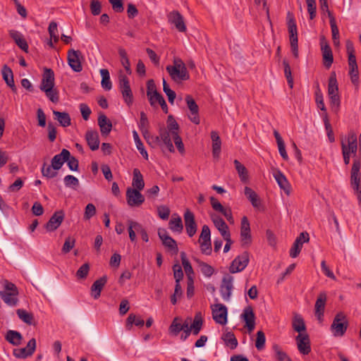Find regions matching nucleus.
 I'll return each mask as SVG.
<instances>
[{"mask_svg":"<svg viewBox=\"0 0 361 361\" xmlns=\"http://www.w3.org/2000/svg\"><path fill=\"white\" fill-rule=\"evenodd\" d=\"M212 154L214 158H219L221 153V141L216 131H212Z\"/></svg>","mask_w":361,"mask_h":361,"instance_id":"32","label":"nucleus"},{"mask_svg":"<svg viewBox=\"0 0 361 361\" xmlns=\"http://www.w3.org/2000/svg\"><path fill=\"white\" fill-rule=\"evenodd\" d=\"M6 340L13 345H19L23 340L21 334L17 331L8 330L5 336Z\"/></svg>","mask_w":361,"mask_h":361,"instance_id":"36","label":"nucleus"},{"mask_svg":"<svg viewBox=\"0 0 361 361\" xmlns=\"http://www.w3.org/2000/svg\"><path fill=\"white\" fill-rule=\"evenodd\" d=\"M212 219L214 226L219 230L222 237L228 236V232H229L228 226L224 220L217 215L212 216Z\"/></svg>","mask_w":361,"mask_h":361,"instance_id":"31","label":"nucleus"},{"mask_svg":"<svg viewBox=\"0 0 361 361\" xmlns=\"http://www.w3.org/2000/svg\"><path fill=\"white\" fill-rule=\"evenodd\" d=\"M240 240L243 246L249 245L252 241L250 226L246 216H243L241 220Z\"/></svg>","mask_w":361,"mask_h":361,"instance_id":"18","label":"nucleus"},{"mask_svg":"<svg viewBox=\"0 0 361 361\" xmlns=\"http://www.w3.org/2000/svg\"><path fill=\"white\" fill-rule=\"evenodd\" d=\"M133 139H134V141H135V143L137 150L140 152V153L142 156V157L145 159L147 160L148 159V153H147V150L145 149L142 142L140 139L138 133L136 130L133 131Z\"/></svg>","mask_w":361,"mask_h":361,"instance_id":"48","label":"nucleus"},{"mask_svg":"<svg viewBox=\"0 0 361 361\" xmlns=\"http://www.w3.org/2000/svg\"><path fill=\"white\" fill-rule=\"evenodd\" d=\"M68 158L69 151L66 149H63L59 154H56L51 159V164L52 169L59 171L61 169L63 164L68 159Z\"/></svg>","mask_w":361,"mask_h":361,"instance_id":"21","label":"nucleus"},{"mask_svg":"<svg viewBox=\"0 0 361 361\" xmlns=\"http://www.w3.org/2000/svg\"><path fill=\"white\" fill-rule=\"evenodd\" d=\"M42 91H43L46 94V96L53 103H57L59 102V98L58 92L54 87L51 88L50 87L49 88H46L44 90H42Z\"/></svg>","mask_w":361,"mask_h":361,"instance_id":"60","label":"nucleus"},{"mask_svg":"<svg viewBox=\"0 0 361 361\" xmlns=\"http://www.w3.org/2000/svg\"><path fill=\"white\" fill-rule=\"evenodd\" d=\"M64 184L66 187L75 188L78 186L79 180L72 175H67L63 178Z\"/></svg>","mask_w":361,"mask_h":361,"instance_id":"64","label":"nucleus"},{"mask_svg":"<svg viewBox=\"0 0 361 361\" xmlns=\"http://www.w3.org/2000/svg\"><path fill=\"white\" fill-rule=\"evenodd\" d=\"M203 324V319L200 312L196 313L193 319V322L190 326V329L194 335H197Z\"/></svg>","mask_w":361,"mask_h":361,"instance_id":"43","label":"nucleus"},{"mask_svg":"<svg viewBox=\"0 0 361 361\" xmlns=\"http://www.w3.org/2000/svg\"><path fill=\"white\" fill-rule=\"evenodd\" d=\"M284 67V74L287 80L288 84L290 88L293 87V78L292 77L291 69L289 63L286 60L283 61Z\"/></svg>","mask_w":361,"mask_h":361,"instance_id":"59","label":"nucleus"},{"mask_svg":"<svg viewBox=\"0 0 361 361\" xmlns=\"http://www.w3.org/2000/svg\"><path fill=\"white\" fill-rule=\"evenodd\" d=\"M144 324L145 321L140 317H137L135 314L131 313L128 315L126 319V327L127 330L130 331L133 325L142 327Z\"/></svg>","mask_w":361,"mask_h":361,"instance_id":"37","label":"nucleus"},{"mask_svg":"<svg viewBox=\"0 0 361 361\" xmlns=\"http://www.w3.org/2000/svg\"><path fill=\"white\" fill-rule=\"evenodd\" d=\"M329 23L331 29V33H332V39L334 45L338 46L339 45V30L337 27L335 18L333 16L331 13H329Z\"/></svg>","mask_w":361,"mask_h":361,"instance_id":"41","label":"nucleus"},{"mask_svg":"<svg viewBox=\"0 0 361 361\" xmlns=\"http://www.w3.org/2000/svg\"><path fill=\"white\" fill-rule=\"evenodd\" d=\"M273 176L280 188L283 190L287 195H289L291 186L285 175L280 170H276Z\"/></svg>","mask_w":361,"mask_h":361,"instance_id":"23","label":"nucleus"},{"mask_svg":"<svg viewBox=\"0 0 361 361\" xmlns=\"http://www.w3.org/2000/svg\"><path fill=\"white\" fill-rule=\"evenodd\" d=\"M118 54L121 58V63L122 66L124 67L126 73L128 74H131L132 71L130 69V61L128 59L127 53L124 49H118Z\"/></svg>","mask_w":361,"mask_h":361,"instance_id":"51","label":"nucleus"},{"mask_svg":"<svg viewBox=\"0 0 361 361\" xmlns=\"http://www.w3.org/2000/svg\"><path fill=\"white\" fill-rule=\"evenodd\" d=\"M81 52L79 50L70 49L68 51L67 60L68 63L72 70L75 72H80L82 70L80 56Z\"/></svg>","mask_w":361,"mask_h":361,"instance_id":"11","label":"nucleus"},{"mask_svg":"<svg viewBox=\"0 0 361 361\" xmlns=\"http://www.w3.org/2000/svg\"><path fill=\"white\" fill-rule=\"evenodd\" d=\"M100 75L102 76L101 85L102 88L106 91L111 90L112 83L110 79L109 71L107 69L102 68L100 70Z\"/></svg>","mask_w":361,"mask_h":361,"instance_id":"45","label":"nucleus"},{"mask_svg":"<svg viewBox=\"0 0 361 361\" xmlns=\"http://www.w3.org/2000/svg\"><path fill=\"white\" fill-rule=\"evenodd\" d=\"M265 334L262 331H259L257 333V338L255 341V347L258 350H262L264 348L265 345Z\"/></svg>","mask_w":361,"mask_h":361,"instance_id":"61","label":"nucleus"},{"mask_svg":"<svg viewBox=\"0 0 361 361\" xmlns=\"http://www.w3.org/2000/svg\"><path fill=\"white\" fill-rule=\"evenodd\" d=\"M171 133L166 129L161 128L159 130V135L152 137V139L154 140V142L162 141L170 152H174L175 149L171 140Z\"/></svg>","mask_w":361,"mask_h":361,"instance_id":"20","label":"nucleus"},{"mask_svg":"<svg viewBox=\"0 0 361 361\" xmlns=\"http://www.w3.org/2000/svg\"><path fill=\"white\" fill-rule=\"evenodd\" d=\"M18 294L0 291V297L3 301L11 307L16 306L18 302Z\"/></svg>","mask_w":361,"mask_h":361,"instance_id":"35","label":"nucleus"},{"mask_svg":"<svg viewBox=\"0 0 361 361\" xmlns=\"http://www.w3.org/2000/svg\"><path fill=\"white\" fill-rule=\"evenodd\" d=\"M119 90L122 94L124 102L128 106H130L133 102V95L130 86L128 77L120 73L118 75Z\"/></svg>","mask_w":361,"mask_h":361,"instance_id":"4","label":"nucleus"},{"mask_svg":"<svg viewBox=\"0 0 361 361\" xmlns=\"http://www.w3.org/2000/svg\"><path fill=\"white\" fill-rule=\"evenodd\" d=\"M158 92L153 80H149L147 82V96L152 106H155L154 95Z\"/></svg>","mask_w":361,"mask_h":361,"instance_id":"40","label":"nucleus"},{"mask_svg":"<svg viewBox=\"0 0 361 361\" xmlns=\"http://www.w3.org/2000/svg\"><path fill=\"white\" fill-rule=\"evenodd\" d=\"M1 75L6 85L11 87L13 92H16L17 88L15 85L13 71L6 64H4L2 67Z\"/></svg>","mask_w":361,"mask_h":361,"instance_id":"26","label":"nucleus"},{"mask_svg":"<svg viewBox=\"0 0 361 361\" xmlns=\"http://www.w3.org/2000/svg\"><path fill=\"white\" fill-rule=\"evenodd\" d=\"M310 240L309 234L307 232L301 233L295 239L292 247L290 250V256L295 258L300 254L304 243Z\"/></svg>","mask_w":361,"mask_h":361,"instance_id":"17","label":"nucleus"},{"mask_svg":"<svg viewBox=\"0 0 361 361\" xmlns=\"http://www.w3.org/2000/svg\"><path fill=\"white\" fill-rule=\"evenodd\" d=\"M348 150H349V153H352L353 154H356L357 149V137L354 133H352L348 135Z\"/></svg>","mask_w":361,"mask_h":361,"instance_id":"55","label":"nucleus"},{"mask_svg":"<svg viewBox=\"0 0 361 361\" xmlns=\"http://www.w3.org/2000/svg\"><path fill=\"white\" fill-rule=\"evenodd\" d=\"M287 26L290 42H298L297 25L294 16L290 12H288L287 13Z\"/></svg>","mask_w":361,"mask_h":361,"instance_id":"22","label":"nucleus"},{"mask_svg":"<svg viewBox=\"0 0 361 361\" xmlns=\"http://www.w3.org/2000/svg\"><path fill=\"white\" fill-rule=\"evenodd\" d=\"M241 319L245 322V327L249 332L252 331L255 327V315L251 306L246 307L240 315Z\"/></svg>","mask_w":361,"mask_h":361,"instance_id":"14","label":"nucleus"},{"mask_svg":"<svg viewBox=\"0 0 361 361\" xmlns=\"http://www.w3.org/2000/svg\"><path fill=\"white\" fill-rule=\"evenodd\" d=\"M85 139L88 146L92 151L98 149L99 146V140L97 131L88 130L85 134Z\"/></svg>","mask_w":361,"mask_h":361,"instance_id":"29","label":"nucleus"},{"mask_svg":"<svg viewBox=\"0 0 361 361\" xmlns=\"http://www.w3.org/2000/svg\"><path fill=\"white\" fill-rule=\"evenodd\" d=\"M233 276L230 274L224 276L221 284L220 286V293L222 298L225 301H229L231 295V292L233 288Z\"/></svg>","mask_w":361,"mask_h":361,"instance_id":"8","label":"nucleus"},{"mask_svg":"<svg viewBox=\"0 0 361 361\" xmlns=\"http://www.w3.org/2000/svg\"><path fill=\"white\" fill-rule=\"evenodd\" d=\"M346 47H347V51H348V66H349L348 74L359 73L357 61H356V56L355 54V51L353 49V44L350 42H348Z\"/></svg>","mask_w":361,"mask_h":361,"instance_id":"27","label":"nucleus"},{"mask_svg":"<svg viewBox=\"0 0 361 361\" xmlns=\"http://www.w3.org/2000/svg\"><path fill=\"white\" fill-rule=\"evenodd\" d=\"M50 87H54V73L51 68H45L39 89L42 90Z\"/></svg>","mask_w":361,"mask_h":361,"instance_id":"25","label":"nucleus"},{"mask_svg":"<svg viewBox=\"0 0 361 361\" xmlns=\"http://www.w3.org/2000/svg\"><path fill=\"white\" fill-rule=\"evenodd\" d=\"M162 244L164 245V247H166L169 250L171 251L173 254L178 253V247L177 245V243L171 237L166 238L165 240L162 241Z\"/></svg>","mask_w":361,"mask_h":361,"instance_id":"56","label":"nucleus"},{"mask_svg":"<svg viewBox=\"0 0 361 361\" xmlns=\"http://www.w3.org/2000/svg\"><path fill=\"white\" fill-rule=\"evenodd\" d=\"M36 345V339L32 338L28 341L25 348H16L13 350V354L16 358L25 359L33 355Z\"/></svg>","mask_w":361,"mask_h":361,"instance_id":"9","label":"nucleus"},{"mask_svg":"<svg viewBox=\"0 0 361 361\" xmlns=\"http://www.w3.org/2000/svg\"><path fill=\"white\" fill-rule=\"evenodd\" d=\"M293 328L295 331H297L300 334L306 329V326H305L304 320L301 317V316H300V315L295 316L293 322Z\"/></svg>","mask_w":361,"mask_h":361,"instance_id":"54","label":"nucleus"},{"mask_svg":"<svg viewBox=\"0 0 361 361\" xmlns=\"http://www.w3.org/2000/svg\"><path fill=\"white\" fill-rule=\"evenodd\" d=\"M133 178L132 185L134 189L142 190L145 187L143 176L138 169H133Z\"/></svg>","mask_w":361,"mask_h":361,"instance_id":"38","label":"nucleus"},{"mask_svg":"<svg viewBox=\"0 0 361 361\" xmlns=\"http://www.w3.org/2000/svg\"><path fill=\"white\" fill-rule=\"evenodd\" d=\"M90 271V264L88 263L83 264L76 271V277L78 279H84L87 277Z\"/></svg>","mask_w":361,"mask_h":361,"instance_id":"63","label":"nucleus"},{"mask_svg":"<svg viewBox=\"0 0 361 361\" xmlns=\"http://www.w3.org/2000/svg\"><path fill=\"white\" fill-rule=\"evenodd\" d=\"M53 114L54 115V118L59 121L61 126L68 127L71 126V116L67 112H61L53 110Z\"/></svg>","mask_w":361,"mask_h":361,"instance_id":"34","label":"nucleus"},{"mask_svg":"<svg viewBox=\"0 0 361 361\" xmlns=\"http://www.w3.org/2000/svg\"><path fill=\"white\" fill-rule=\"evenodd\" d=\"M18 317L28 325H36V322L34 319V315L31 312H28L23 309H18L16 311Z\"/></svg>","mask_w":361,"mask_h":361,"instance_id":"39","label":"nucleus"},{"mask_svg":"<svg viewBox=\"0 0 361 361\" xmlns=\"http://www.w3.org/2000/svg\"><path fill=\"white\" fill-rule=\"evenodd\" d=\"M64 216L65 214L63 210L55 212L44 226L47 231L51 232L56 230L63 222Z\"/></svg>","mask_w":361,"mask_h":361,"instance_id":"13","label":"nucleus"},{"mask_svg":"<svg viewBox=\"0 0 361 361\" xmlns=\"http://www.w3.org/2000/svg\"><path fill=\"white\" fill-rule=\"evenodd\" d=\"M328 94L332 108L338 109L341 101L338 95V87L335 72L331 73L329 79Z\"/></svg>","mask_w":361,"mask_h":361,"instance_id":"3","label":"nucleus"},{"mask_svg":"<svg viewBox=\"0 0 361 361\" xmlns=\"http://www.w3.org/2000/svg\"><path fill=\"white\" fill-rule=\"evenodd\" d=\"M320 41L324 65L326 68H329L334 62L333 53L330 46L326 42L325 37L324 36L321 37Z\"/></svg>","mask_w":361,"mask_h":361,"instance_id":"16","label":"nucleus"},{"mask_svg":"<svg viewBox=\"0 0 361 361\" xmlns=\"http://www.w3.org/2000/svg\"><path fill=\"white\" fill-rule=\"evenodd\" d=\"M298 350L303 355H308L311 351L310 338L307 334H299L296 336Z\"/></svg>","mask_w":361,"mask_h":361,"instance_id":"24","label":"nucleus"},{"mask_svg":"<svg viewBox=\"0 0 361 361\" xmlns=\"http://www.w3.org/2000/svg\"><path fill=\"white\" fill-rule=\"evenodd\" d=\"M41 172L44 177H46L49 179L55 178L58 175L57 171L52 169L51 164L47 165L46 163L43 164L41 169Z\"/></svg>","mask_w":361,"mask_h":361,"instance_id":"52","label":"nucleus"},{"mask_svg":"<svg viewBox=\"0 0 361 361\" xmlns=\"http://www.w3.org/2000/svg\"><path fill=\"white\" fill-rule=\"evenodd\" d=\"M181 321V318L178 317L173 319L169 328V331L171 335L176 336L183 329Z\"/></svg>","mask_w":361,"mask_h":361,"instance_id":"44","label":"nucleus"},{"mask_svg":"<svg viewBox=\"0 0 361 361\" xmlns=\"http://www.w3.org/2000/svg\"><path fill=\"white\" fill-rule=\"evenodd\" d=\"M169 228L173 232H176L178 233H182L183 229V225L182 219L178 215H177V217H176V218L173 217V216L171 219L169 221Z\"/></svg>","mask_w":361,"mask_h":361,"instance_id":"47","label":"nucleus"},{"mask_svg":"<svg viewBox=\"0 0 361 361\" xmlns=\"http://www.w3.org/2000/svg\"><path fill=\"white\" fill-rule=\"evenodd\" d=\"M126 200L130 207H139L145 202V197L140 192V190L128 188Z\"/></svg>","mask_w":361,"mask_h":361,"instance_id":"7","label":"nucleus"},{"mask_svg":"<svg viewBox=\"0 0 361 361\" xmlns=\"http://www.w3.org/2000/svg\"><path fill=\"white\" fill-rule=\"evenodd\" d=\"M185 102L190 112V115L189 116L190 120L195 124H199L200 120L199 117L198 105L190 95H187L185 97Z\"/></svg>","mask_w":361,"mask_h":361,"instance_id":"19","label":"nucleus"},{"mask_svg":"<svg viewBox=\"0 0 361 361\" xmlns=\"http://www.w3.org/2000/svg\"><path fill=\"white\" fill-rule=\"evenodd\" d=\"M222 338L226 345L231 349L233 350L237 348L238 343L233 333L227 332L224 335Z\"/></svg>","mask_w":361,"mask_h":361,"instance_id":"50","label":"nucleus"},{"mask_svg":"<svg viewBox=\"0 0 361 361\" xmlns=\"http://www.w3.org/2000/svg\"><path fill=\"white\" fill-rule=\"evenodd\" d=\"M168 21L173 25L180 32H185L187 30L183 16L178 11H173L167 15Z\"/></svg>","mask_w":361,"mask_h":361,"instance_id":"10","label":"nucleus"},{"mask_svg":"<svg viewBox=\"0 0 361 361\" xmlns=\"http://www.w3.org/2000/svg\"><path fill=\"white\" fill-rule=\"evenodd\" d=\"M193 260L197 264L201 272L204 276L211 277L213 275L214 269L211 265L200 260L197 258H193Z\"/></svg>","mask_w":361,"mask_h":361,"instance_id":"42","label":"nucleus"},{"mask_svg":"<svg viewBox=\"0 0 361 361\" xmlns=\"http://www.w3.org/2000/svg\"><path fill=\"white\" fill-rule=\"evenodd\" d=\"M48 30L51 39H54V42H57L59 39V37L58 35L57 23L54 21L51 22L49 23Z\"/></svg>","mask_w":361,"mask_h":361,"instance_id":"62","label":"nucleus"},{"mask_svg":"<svg viewBox=\"0 0 361 361\" xmlns=\"http://www.w3.org/2000/svg\"><path fill=\"white\" fill-rule=\"evenodd\" d=\"M184 221L186 233L189 237H192L197 232V226L195 220L194 214L189 209L184 213Z\"/></svg>","mask_w":361,"mask_h":361,"instance_id":"15","label":"nucleus"},{"mask_svg":"<svg viewBox=\"0 0 361 361\" xmlns=\"http://www.w3.org/2000/svg\"><path fill=\"white\" fill-rule=\"evenodd\" d=\"M249 260V252L247 251L243 252L232 261L229 267V271L231 274H235L243 271L247 266Z\"/></svg>","mask_w":361,"mask_h":361,"instance_id":"6","label":"nucleus"},{"mask_svg":"<svg viewBox=\"0 0 361 361\" xmlns=\"http://www.w3.org/2000/svg\"><path fill=\"white\" fill-rule=\"evenodd\" d=\"M326 301V294L324 292L320 293L315 302V311L324 312Z\"/></svg>","mask_w":361,"mask_h":361,"instance_id":"57","label":"nucleus"},{"mask_svg":"<svg viewBox=\"0 0 361 361\" xmlns=\"http://www.w3.org/2000/svg\"><path fill=\"white\" fill-rule=\"evenodd\" d=\"M107 282V276H103L96 280L91 286V295L94 299H98L101 295V291Z\"/></svg>","mask_w":361,"mask_h":361,"instance_id":"28","label":"nucleus"},{"mask_svg":"<svg viewBox=\"0 0 361 361\" xmlns=\"http://www.w3.org/2000/svg\"><path fill=\"white\" fill-rule=\"evenodd\" d=\"M360 166V161L359 159H355L351 169L350 184L353 189L356 192L360 190L361 188V185H360V176L359 173Z\"/></svg>","mask_w":361,"mask_h":361,"instance_id":"12","label":"nucleus"},{"mask_svg":"<svg viewBox=\"0 0 361 361\" xmlns=\"http://www.w3.org/2000/svg\"><path fill=\"white\" fill-rule=\"evenodd\" d=\"M166 69L171 79L176 82L190 79V74L185 64L180 59H174L173 66H167Z\"/></svg>","mask_w":361,"mask_h":361,"instance_id":"1","label":"nucleus"},{"mask_svg":"<svg viewBox=\"0 0 361 361\" xmlns=\"http://www.w3.org/2000/svg\"><path fill=\"white\" fill-rule=\"evenodd\" d=\"M180 258L183 267L184 268L185 272L188 278V280L192 279V275L194 274V271L191 264L189 260L186 257V254L184 252L180 253Z\"/></svg>","mask_w":361,"mask_h":361,"instance_id":"49","label":"nucleus"},{"mask_svg":"<svg viewBox=\"0 0 361 361\" xmlns=\"http://www.w3.org/2000/svg\"><path fill=\"white\" fill-rule=\"evenodd\" d=\"M272 348L275 353L276 358L278 361H291L290 358L287 355V354L281 350L279 345L274 344L272 346Z\"/></svg>","mask_w":361,"mask_h":361,"instance_id":"58","label":"nucleus"},{"mask_svg":"<svg viewBox=\"0 0 361 361\" xmlns=\"http://www.w3.org/2000/svg\"><path fill=\"white\" fill-rule=\"evenodd\" d=\"M212 318L216 323L225 325L228 322V309L221 303H216L211 306Z\"/></svg>","mask_w":361,"mask_h":361,"instance_id":"5","label":"nucleus"},{"mask_svg":"<svg viewBox=\"0 0 361 361\" xmlns=\"http://www.w3.org/2000/svg\"><path fill=\"white\" fill-rule=\"evenodd\" d=\"M98 125L102 135H107L112 128V123L104 114H100L98 117Z\"/></svg>","mask_w":361,"mask_h":361,"instance_id":"30","label":"nucleus"},{"mask_svg":"<svg viewBox=\"0 0 361 361\" xmlns=\"http://www.w3.org/2000/svg\"><path fill=\"white\" fill-rule=\"evenodd\" d=\"M245 195L250 200L252 207L255 209H259L261 206V202L258 195L250 188H245Z\"/></svg>","mask_w":361,"mask_h":361,"instance_id":"33","label":"nucleus"},{"mask_svg":"<svg viewBox=\"0 0 361 361\" xmlns=\"http://www.w3.org/2000/svg\"><path fill=\"white\" fill-rule=\"evenodd\" d=\"M171 133V136L173 133H178L179 126L172 115H169L167 118V129Z\"/></svg>","mask_w":361,"mask_h":361,"instance_id":"53","label":"nucleus"},{"mask_svg":"<svg viewBox=\"0 0 361 361\" xmlns=\"http://www.w3.org/2000/svg\"><path fill=\"white\" fill-rule=\"evenodd\" d=\"M348 327V321L345 314L340 312L337 313L331 325V331L334 336H343Z\"/></svg>","mask_w":361,"mask_h":361,"instance_id":"2","label":"nucleus"},{"mask_svg":"<svg viewBox=\"0 0 361 361\" xmlns=\"http://www.w3.org/2000/svg\"><path fill=\"white\" fill-rule=\"evenodd\" d=\"M234 165L236 171H238L240 179L243 183L248 181L247 170L244 165H243L238 160L235 159Z\"/></svg>","mask_w":361,"mask_h":361,"instance_id":"46","label":"nucleus"}]
</instances>
